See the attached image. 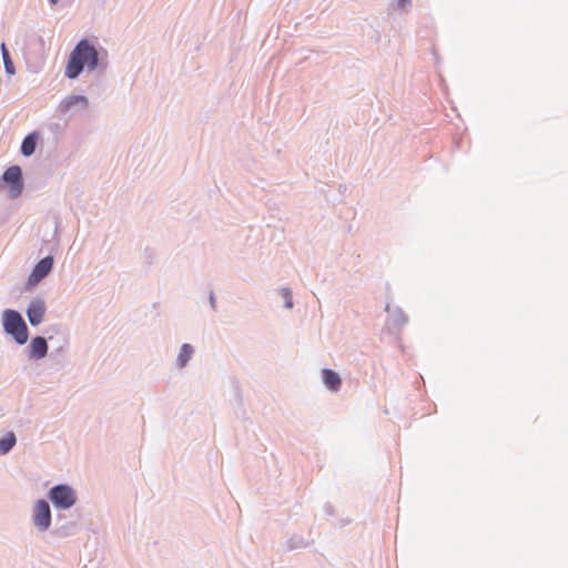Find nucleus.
Wrapping results in <instances>:
<instances>
[{"label":"nucleus","instance_id":"1a4fd4ad","mask_svg":"<svg viewBox=\"0 0 568 568\" xmlns=\"http://www.w3.org/2000/svg\"><path fill=\"white\" fill-rule=\"evenodd\" d=\"M89 105V100L85 95H82V94H72V95H68L67 98H64L60 105H59V111L62 112V113H65L72 109H78V110H85Z\"/></svg>","mask_w":568,"mask_h":568},{"label":"nucleus","instance_id":"39448f33","mask_svg":"<svg viewBox=\"0 0 568 568\" xmlns=\"http://www.w3.org/2000/svg\"><path fill=\"white\" fill-rule=\"evenodd\" d=\"M52 521V513L49 501L45 499H38L34 504L32 511V524L38 531H47Z\"/></svg>","mask_w":568,"mask_h":568},{"label":"nucleus","instance_id":"6e6552de","mask_svg":"<svg viewBox=\"0 0 568 568\" xmlns=\"http://www.w3.org/2000/svg\"><path fill=\"white\" fill-rule=\"evenodd\" d=\"M45 304L41 298H33L27 307V317L31 326H38L42 323L45 314Z\"/></svg>","mask_w":568,"mask_h":568},{"label":"nucleus","instance_id":"5701e85b","mask_svg":"<svg viewBox=\"0 0 568 568\" xmlns=\"http://www.w3.org/2000/svg\"><path fill=\"white\" fill-rule=\"evenodd\" d=\"M51 6L58 4L59 0H48Z\"/></svg>","mask_w":568,"mask_h":568},{"label":"nucleus","instance_id":"f3484780","mask_svg":"<svg viewBox=\"0 0 568 568\" xmlns=\"http://www.w3.org/2000/svg\"><path fill=\"white\" fill-rule=\"evenodd\" d=\"M280 295L284 300V307L291 310L293 307L292 290L290 287H281Z\"/></svg>","mask_w":568,"mask_h":568},{"label":"nucleus","instance_id":"9d476101","mask_svg":"<svg viewBox=\"0 0 568 568\" xmlns=\"http://www.w3.org/2000/svg\"><path fill=\"white\" fill-rule=\"evenodd\" d=\"M323 384L331 392L339 390L342 386V378L337 372L331 368H323L321 371Z\"/></svg>","mask_w":568,"mask_h":568},{"label":"nucleus","instance_id":"ddd939ff","mask_svg":"<svg viewBox=\"0 0 568 568\" xmlns=\"http://www.w3.org/2000/svg\"><path fill=\"white\" fill-rule=\"evenodd\" d=\"M385 311L388 312V321L393 325V327L400 329L407 322L408 317L405 314V312L396 306L393 310H390L389 304H386Z\"/></svg>","mask_w":568,"mask_h":568},{"label":"nucleus","instance_id":"f257e3e1","mask_svg":"<svg viewBox=\"0 0 568 568\" xmlns=\"http://www.w3.org/2000/svg\"><path fill=\"white\" fill-rule=\"evenodd\" d=\"M87 68L88 72L104 73L108 68V51L89 39H81L69 54L64 77L75 80Z\"/></svg>","mask_w":568,"mask_h":568},{"label":"nucleus","instance_id":"a211bd4d","mask_svg":"<svg viewBox=\"0 0 568 568\" xmlns=\"http://www.w3.org/2000/svg\"><path fill=\"white\" fill-rule=\"evenodd\" d=\"M75 525L74 524H68L63 525L60 528L55 529L53 534L58 535L59 537H67L69 535L74 534Z\"/></svg>","mask_w":568,"mask_h":568},{"label":"nucleus","instance_id":"f8f14e48","mask_svg":"<svg viewBox=\"0 0 568 568\" xmlns=\"http://www.w3.org/2000/svg\"><path fill=\"white\" fill-rule=\"evenodd\" d=\"M40 135L38 131H32L22 140L20 152L23 156L29 158L34 154Z\"/></svg>","mask_w":568,"mask_h":568},{"label":"nucleus","instance_id":"4468645a","mask_svg":"<svg viewBox=\"0 0 568 568\" xmlns=\"http://www.w3.org/2000/svg\"><path fill=\"white\" fill-rule=\"evenodd\" d=\"M17 444V437L13 432H8L0 437V455H7Z\"/></svg>","mask_w":568,"mask_h":568},{"label":"nucleus","instance_id":"0eeeda50","mask_svg":"<svg viewBox=\"0 0 568 568\" xmlns=\"http://www.w3.org/2000/svg\"><path fill=\"white\" fill-rule=\"evenodd\" d=\"M52 341H53V336H49L48 338H45L43 336L33 337L27 347L29 359L40 361V359L44 358L48 355V351H49L48 342H52Z\"/></svg>","mask_w":568,"mask_h":568},{"label":"nucleus","instance_id":"7ed1b4c3","mask_svg":"<svg viewBox=\"0 0 568 568\" xmlns=\"http://www.w3.org/2000/svg\"><path fill=\"white\" fill-rule=\"evenodd\" d=\"M48 498L57 509L68 510L77 503V493L68 484H58L48 491Z\"/></svg>","mask_w":568,"mask_h":568},{"label":"nucleus","instance_id":"20e7f679","mask_svg":"<svg viewBox=\"0 0 568 568\" xmlns=\"http://www.w3.org/2000/svg\"><path fill=\"white\" fill-rule=\"evenodd\" d=\"M3 183L8 186L10 199L19 197L24 187L22 169L19 165H10L4 170L1 176Z\"/></svg>","mask_w":568,"mask_h":568},{"label":"nucleus","instance_id":"aec40b11","mask_svg":"<svg viewBox=\"0 0 568 568\" xmlns=\"http://www.w3.org/2000/svg\"><path fill=\"white\" fill-rule=\"evenodd\" d=\"M209 304H210L212 312L217 311L216 298H215V294L213 291H210V293H209Z\"/></svg>","mask_w":568,"mask_h":568},{"label":"nucleus","instance_id":"412c9836","mask_svg":"<svg viewBox=\"0 0 568 568\" xmlns=\"http://www.w3.org/2000/svg\"><path fill=\"white\" fill-rule=\"evenodd\" d=\"M323 509H324V513H325L327 516H332V515H334V507H333V505H332V504L326 503V504L324 505V508H323Z\"/></svg>","mask_w":568,"mask_h":568},{"label":"nucleus","instance_id":"f03ea898","mask_svg":"<svg viewBox=\"0 0 568 568\" xmlns=\"http://www.w3.org/2000/svg\"><path fill=\"white\" fill-rule=\"evenodd\" d=\"M3 332L11 336L18 345H24L29 339V328L23 316L13 308H6L1 317Z\"/></svg>","mask_w":568,"mask_h":568},{"label":"nucleus","instance_id":"2eb2a0df","mask_svg":"<svg viewBox=\"0 0 568 568\" xmlns=\"http://www.w3.org/2000/svg\"><path fill=\"white\" fill-rule=\"evenodd\" d=\"M0 49H1V55H2L3 65H4V72L9 75H13L16 73V67H14L13 60L10 55V52L4 43H1Z\"/></svg>","mask_w":568,"mask_h":568},{"label":"nucleus","instance_id":"dca6fc26","mask_svg":"<svg viewBox=\"0 0 568 568\" xmlns=\"http://www.w3.org/2000/svg\"><path fill=\"white\" fill-rule=\"evenodd\" d=\"M286 549L287 550H295V549H302L310 546V541L306 540L303 536L300 535H292L286 540Z\"/></svg>","mask_w":568,"mask_h":568},{"label":"nucleus","instance_id":"4be33fe9","mask_svg":"<svg viewBox=\"0 0 568 568\" xmlns=\"http://www.w3.org/2000/svg\"><path fill=\"white\" fill-rule=\"evenodd\" d=\"M410 3V0H398L397 1V8L398 9H405L407 4Z\"/></svg>","mask_w":568,"mask_h":568},{"label":"nucleus","instance_id":"9b49d317","mask_svg":"<svg viewBox=\"0 0 568 568\" xmlns=\"http://www.w3.org/2000/svg\"><path fill=\"white\" fill-rule=\"evenodd\" d=\"M195 348L189 343H183L180 346L178 356L175 358V366L179 369H183L187 366L192 357L194 356Z\"/></svg>","mask_w":568,"mask_h":568},{"label":"nucleus","instance_id":"6ab92c4d","mask_svg":"<svg viewBox=\"0 0 568 568\" xmlns=\"http://www.w3.org/2000/svg\"><path fill=\"white\" fill-rule=\"evenodd\" d=\"M144 258L146 264L152 265L156 258V252L152 247H146L144 250Z\"/></svg>","mask_w":568,"mask_h":568},{"label":"nucleus","instance_id":"423d86ee","mask_svg":"<svg viewBox=\"0 0 568 568\" xmlns=\"http://www.w3.org/2000/svg\"><path fill=\"white\" fill-rule=\"evenodd\" d=\"M54 265V258L52 255H47L39 260L31 273L28 276V285L33 286L37 285L39 282H41L43 278H45L51 271L53 270Z\"/></svg>","mask_w":568,"mask_h":568}]
</instances>
